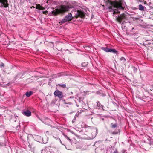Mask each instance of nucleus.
<instances>
[{
  "mask_svg": "<svg viewBox=\"0 0 153 153\" xmlns=\"http://www.w3.org/2000/svg\"><path fill=\"white\" fill-rule=\"evenodd\" d=\"M109 52H112L114 53H117V51L114 49H110Z\"/></svg>",
  "mask_w": 153,
  "mask_h": 153,
  "instance_id": "12",
  "label": "nucleus"
},
{
  "mask_svg": "<svg viewBox=\"0 0 153 153\" xmlns=\"http://www.w3.org/2000/svg\"><path fill=\"white\" fill-rule=\"evenodd\" d=\"M73 18L72 15L71 13H69L62 20L59 22V23L62 25L67 22L70 21Z\"/></svg>",
  "mask_w": 153,
  "mask_h": 153,
  "instance_id": "3",
  "label": "nucleus"
},
{
  "mask_svg": "<svg viewBox=\"0 0 153 153\" xmlns=\"http://www.w3.org/2000/svg\"><path fill=\"white\" fill-rule=\"evenodd\" d=\"M74 120H72V122H74Z\"/></svg>",
  "mask_w": 153,
  "mask_h": 153,
  "instance_id": "27",
  "label": "nucleus"
},
{
  "mask_svg": "<svg viewBox=\"0 0 153 153\" xmlns=\"http://www.w3.org/2000/svg\"><path fill=\"white\" fill-rule=\"evenodd\" d=\"M63 135L70 142H71V140L70 139V138L68 137L67 135L65 134H63Z\"/></svg>",
  "mask_w": 153,
  "mask_h": 153,
  "instance_id": "18",
  "label": "nucleus"
},
{
  "mask_svg": "<svg viewBox=\"0 0 153 153\" xmlns=\"http://www.w3.org/2000/svg\"><path fill=\"white\" fill-rule=\"evenodd\" d=\"M120 60L121 61H123V62H125L126 61V59L124 57H122L120 59Z\"/></svg>",
  "mask_w": 153,
  "mask_h": 153,
  "instance_id": "20",
  "label": "nucleus"
},
{
  "mask_svg": "<svg viewBox=\"0 0 153 153\" xmlns=\"http://www.w3.org/2000/svg\"><path fill=\"white\" fill-rule=\"evenodd\" d=\"M54 94L55 96H57L60 99L62 98L63 97V95L62 92L58 90H56L54 92Z\"/></svg>",
  "mask_w": 153,
  "mask_h": 153,
  "instance_id": "4",
  "label": "nucleus"
},
{
  "mask_svg": "<svg viewBox=\"0 0 153 153\" xmlns=\"http://www.w3.org/2000/svg\"><path fill=\"white\" fill-rule=\"evenodd\" d=\"M126 15L125 14L123 13L118 16V17L116 18V19L120 23L122 20L125 19H126Z\"/></svg>",
  "mask_w": 153,
  "mask_h": 153,
  "instance_id": "5",
  "label": "nucleus"
},
{
  "mask_svg": "<svg viewBox=\"0 0 153 153\" xmlns=\"http://www.w3.org/2000/svg\"><path fill=\"white\" fill-rule=\"evenodd\" d=\"M46 12H47V11H46V12L44 11V12H43V14H46Z\"/></svg>",
  "mask_w": 153,
  "mask_h": 153,
  "instance_id": "26",
  "label": "nucleus"
},
{
  "mask_svg": "<svg viewBox=\"0 0 153 153\" xmlns=\"http://www.w3.org/2000/svg\"><path fill=\"white\" fill-rule=\"evenodd\" d=\"M139 9L140 11H143L144 10L145 7L142 4H140L138 6Z\"/></svg>",
  "mask_w": 153,
  "mask_h": 153,
  "instance_id": "9",
  "label": "nucleus"
},
{
  "mask_svg": "<svg viewBox=\"0 0 153 153\" xmlns=\"http://www.w3.org/2000/svg\"><path fill=\"white\" fill-rule=\"evenodd\" d=\"M79 17L82 18H83L84 17V14L83 12L80 10H78L76 13L75 17L77 18Z\"/></svg>",
  "mask_w": 153,
  "mask_h": 153,
  "instance_id": "6",
  "label": "nucleus"
},
{
  "mask_svg": "<svg viewBox=\"0 0 153 153\" xmlns=\"http://www.w3.org/2000/svg\"><path fill=\"white\" fill-rule=\"evenodd\" d=\"M70 8L68 5H62L59 9H56L52 11V13L54 15H56L58 14L68 11Z\"/></svg>",
  "mask_w": 153,
  "mask_h": 153,
  "instance_id": "2",
  "label": "nucleus"
},
{
  "mask_svg": "<svg viewBox=\"0 0 153 153\" xmlns=\"http://www.w3.org/2000/svg\"><path fill=\"white\" fill-rule=\"evenodd\" d=\"M113 153H118L117 150V149H115Z\"/></svg>",
  "mask_w": 153,
  "mask_h": 153,
  "instance_id": "22",
  "label": "nucleus"
},
{
  "mask_svg": "<svg viewBox=\"0 0 153 153\" xmlns=\"http://www.w3.org/2000/svg\"><path fill=\"white\" fill-rule=\"evenodd\" d=\"M46 3L48 4L50 3V2H49V0H43Z\"/></svg>",
  "mask_w": 153,
  "mask_h": 153,
  "instance_id": "21",
  "label": "nucleus"
},
{
  "mask_svg": "<svg viewBox=\"0 0 153 153\" xmlns=\"http://www.w3.org/2000/svg\"><path fill=\"white\" fill-rule=\"evenodd\" d=\"M13 119H14L13 120H14L15 122H16V117H14V118H13Z\"/></svg>",
  "mask_w": 153,
  "mask_h": 153,
  "instance_id": "25",
  "label": "nucleus"
},
{
  "mask_svg": "<svg viewBox=\"0 0 153 153\" xmlns=\"http://www.w3.org/2000/svg\"><path fill=\"white\" fill-rule=\"evenodd\" d=\"M97 106L98 107L100 108H103V105L101 104L100 102L99 101H97Z\"/></svg>",
  "mask_w": 153,
  "mask_h": 153,
  "instance_id": "13",
  "label": "nucleus"
},
{
  "mask_svg": "<svg viewBox=\"0 0 153 153\" xmlns=\"http://www.w3.org/2000/svg\"><path fill=\"white\" fill-rule=\"evenodd\" d=\"M44 9H45V8L42 7L40 9V10H44Z\"/></svg>",
  "mask_w": 153,
  "mask_h": 153,
  "instance_id": "24",
  "label": "nucleus"
},
{
  "mask_svg": "<svg viewBox=\"0 0 153 153\" xmlns=\"http://www.w3.org/2000/svg\"><path fill=\"white\" fill-rule=\"evenodd\" d=\"M7 2V0H0V2L2 3V5L5 7H6L8 6Z\"/></svg>",
  "mask_w": 153,
  "mask_h": 153,
  "instance_id": "7",
  "label": "nucleus"
},
{
  "mask_svg": "<svg viewBox=\"0 0 153 153\" xmlns=\"http://www.w3.org/2000/svg\"><path fill=\"white\" fill-rule=\"evenodd\" d=\"M111 127L113 128H115L117 126V123L114 124L113 123H111Z\"/></svg>",
  "mask_w": 153,
  "mask_h": 153,
  "instance_id": "14",
  "label": "nucleus"
},
{
  "mask_svg": "<svg viewBox=\"0 0 153 153\" xmlns=\"http://www.w3.org/2000/svg\"><path fill=\"white\" fill-rule=\"evenodd\" d=\"M53 137H54V138H55L56 140H59L60 141V143H61L62 144V141H61V140L59 138V137H54V136H53Z\"/></svg>",
  "mask_w": 153,
  "mask_h": 153,
  "instance_id": "16",
  "label": "nucleus"
},
{
  "mask_svg": "<svg viewBox=\"0 0 153 153\" xmlns=\"http://www.w3.org/2000/svg\"><path fill=\"white\" fill-rule=\"evenodd\" d=\"M74 120H72V122H74Z\"/></svg>",
  "mask_w": 153,
  "mask_h": 153,
  "instance_id": "28",
  "label": "nucleus"
},
{
  "mask_svg": "<svg viewBox=\"0 0 153 153\" xmlns=\"http://www.w3.org/2000/svg\"><path fill=\"white\" fill-rule=\"evenodd\" d=\"M87 64H88L87 62H86V63L84 62V63H82V66L85 67L87 65Z\"/></svg>",
  "mask_w": 153,
  "mask_h": 153,
  "instance_id": "19",
  "label": "nucleus"
},
{
  "mask_svg": "<svg viewBox=\"0 0 153 153\" xmlns=\"http://www.w3.org/2000/svg\"><path fill=\"white\" fill-rule=\"evenodd\" d=\"M33 94V93L32 91H30L29 92H27L26 93L25 95L27 97H29L32 94Z\"/></svg>",
  "mask_w": 153,
  "mask_h": 153,
  "instance_id": "10",
  "label": "nucleus"
},
{
  "mask_svg": "<svg viewBox=\"0 0 153 153\" xmlns=\"http://www.w3.org/2000/svg\"><path fill=\"white\" fill-rule=\"evenodd\" d=\"M4 64L3 63H1V64L0 65V66L1 67H4Z\"/></svg>",
  "mask_w": 153,
  "mask_h": 153,
  "instance_id": "23",
  "label": "nucleus"
},
{
  "mask_svg": "<svg viewBox=\"0 0 153 153\" xmlns=\"http://www.w3.org/2000/svg\"><path fill=\"white\" fill-rule=\"evenodd\" d=\"M42 7L39 4H37L36 5V8L40 10Z\"/></svg>",
  "mask_w": 153,
  "mask_h": 153,
  "instance_id": "15",
  "label": "nucleus"
},
{
  "mask_svg": "<svg viewBox=\"0 0 153 153\" xmlns=\"http://www.w3.org/2000/svg\"><path fill=\"white\" fill-rule=\"evenodd\" d=\"M103 50L105 51L106 52H109V49H110L106 47H102L101 48Z\"/></svg>",
  "mask_w": 153,
  "mask_h": 153,
  "instance_id": "11",
  "label": "nucleus"
},
{
  "mask_svg": "<svg viewBox=\"0 0 153 153\" xmlns=\"http://www.w3.org/2000/svg\"><path fill=\"white\" fill-rule=\"evenodd\" d=\"M22 113L24 115L27 117H29L31 114V112L29 110L23 111Z\"/></svg>",
  "mask_w": 153,
  "mask_h": 153,
  "instance_id": "8",
  "label": "nucleus"
},
{
  "mask_svg": "<svg viewBox=\"0 0 153 153\" xmlns=\"http://www.w3.org/2000/svg\"><path fill=\"white\" fill-rule=\"evenodd\" d=\"M58 85L59 86L62 87L63 88H65L66 87V85L65 84H58Z\"/></svg>",
  "mask_w": 153,
  "mask_h": 153,
  "instance_id": "17",
  "label": "nucleus"
},
{
  "mask_svg": "<svg viewBox=\"0 0 153 153\" xmlns=\"http://www.w3.org/2000/svg\"><path fill=\"white\" fill-rule=\"evenodd\" d=\"M108 3L109 4L108 7L109 11L113 12V16H114L115 14L120 13L119 10L124 9V7L122 6V3L120 2L117 1L112 2L109 1Z\"/></svg>",
  "mask_w": 153,
  "mask_h": 153,
  "instance_id": "1",
  "label": "nucleus"
}]
</instances>
